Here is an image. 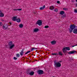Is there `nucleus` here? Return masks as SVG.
Listing matches in <instances>:
<instances>
[{
    "label": "nucleus",
    "instance_id": "obj_1",
    "mask_svg": "<svg viewBox=\"0 0 77 77\" xmlns=\"http://www.w3.org/2000/svg\"><path fill=\"white\" fill-rule=\"evenodd\" d=\"M76 27H77V26H75L74 25H71L70 26V28L69 29V32L70 33L72 32V30H74Z\"/></svg>",
    "mask_w": 77,
    "mask_h": 77
},
{
    "label": "nucleus",
    "instance_id": "obj_2",
    "mask_svg": "<svg viewBox=\"0 0 77 77\" xmlns=\"http://www.w3.org/2000/svg\"><path fill=\"white\" fill-rule=\"evenodd\" d=\"M54 62V66L55 68H59L61 66V64L59 62L57 63L56 61H55Z\"/></svg>",
    "mask_w": 77,
    "mask_h": 77
},
{
    "label": "nucleus",
    "instance_id": "obj_3",
    "mask_svg": "<svg viewBox=\"0 0 77 77\" xmlns=\"http://www.w3.org/2000/svg\"><path fill=\"white\" fill-rule=\"evenodd\" d=\"M8 45L9 46H10L9 48L10 49H12V48H14V45H12V42H10L9 43Z\"/></svg>",
    "mask_w": 77,
    "mask_h": 77
},
{
    "label": "nucleus",
    "instance_id": "obj_4",
    "mask_svg": "<svg viewBox=\"0 0 77 77\" xmlns=\"http://www.w3.org/2000/svg\"><path fill=\"white\" fill-rule=\"evenodd\" d=\"M37 72L39 75H41L42 74H45L43 70H38Z\"/></svg>",
    "mask_w": 77,
    "mask_h": 77
},
{
    "label": "nucleus",
    "instance_id": "obj_5",
    "mask_svg": "<svg viewBox=\"0 0 77 77\" xmlns=\"http://www.w3.org/2000/svg\"><path fill=\"white\" fill-rule=\"evenodd\" d=\"M36 24H38V26H41L42 25V21L41 20H39L37 21Z\"/></svg>",
    "mask_w": 77,
    "mask_h": 77
},
{
    "label": "nucleus",
    "instance_id": "obj_6",
    "mask_svg": "<svg viewBox=\"0 0 77 77\" xmlns=\"http://www.w3.org/2000/svg\"><path fill=\"white\" fill-rule=\"evenodd\" d=\"M8 25L6 24H5L3 26V29L4 30L8 29Z\"/></svg>",
    "mask_w": 77,
    "mask_h": 77
},
{
    "label": "nucleus",
    "instance_id": "obj_7",
    "mask_svg": "<svg viewBox=\"0 0 77 77\" xmlns=\"http://www.w3.org/2000/svg\"><path fill=\"white\" fill-rule=\"evenodd\" d=\"M76 53L77 51L73 50L71 52H69L68 53V54H74V53Z\"/></svg>",
    "mask_w": 77,
    "mask_h": 77
},
{
    "label": "nucleus",
    "instance_id": "obj_8",
    "mask_svg": "<svg viewBox=\"0 0 77 77\" xmlns=\"http://www.w3.org/2000/svg\"><path fill=\"white\" fill-rule=\"evenodd\" d=\"M63 52L64 54L65 55H66V50L65 49V48H64L63 49Z\"/></svg>",
    "mask_w": 77,
    "mask_h": 77
},
{
    "label": "nucleus",
    "instance_id": "obj_9",
    "mask_svg": "<svg viewBox=\"0 0 77 77\" xmlns=\"http://www.w3.org/2000/svg\"><path fill=\"white\" fill-rule=\"evenodd\" d=\"M24 49H22V50L20 52V54L21 55V56L23 55V54L24 53Z\"/></svg>",
    "mask_w": 77,
    "mask_h": 77
},
{
    "label": "nucleus",
    "instance_id": "obj_10",
    "mask_svg": "<svg viewBox=\"0 0 77 77\" xmlns=\"http://www.w3.org/2000/svg\"><path fill=\"white\" fill-rule=\"evenodd\" d=\"M4 17V14L0 11V17Z\"/></svg>",
    "mask_w": 77,
    "mask_h": 77
},
{
    "label": "nucleus",
    "instance_id": "obj_11",
    "mask_svg": "<svg viewBox=\"0 0 77 77\" xmlns=\"http://www.w3.org/2000/svg\"><path fill=\"white\" fill-rule=\"evenodd\" d=\"M17 18V16L14 17L12 19V20L14 21H16Z\"/></svg>",
    "mask_w": 77,
    "mask_h": 77
},
{
    "label": "nucleus",
    "instance_id": "obj_12",
    "mask_svg": "<svg viewBox=\"0 0 77 77\" xmlns=\"http://www.w3.org/2000/svg\"><path fill=\"white\" fill-rule=\"evenodd\" d=\"M34 73L35 72H34L31 71L30 72V73H29V75H33Z\"/></svg>",
    "mask_w": 77,
    "mask_h": 77
},
{
    "label": "nucleus",
    "instance_id": "obj_13",
    "mask_svg": "<svg viewBox=\"0 0 77 77\" xmlns=\"http://www.w3.org/2000/svg\"><path fill=\"white\" fill-rule=\"evenodd\" d=\"M73 32L75 34H77V28L76 29H74L73 30Z\"/></svg>",
    "mask_w": 77,
    "mask_h": 77
},
{
    "label": "nucleus",
    "instance_id": "obj_14",
    "mask_svg": "<svg viewBox=\"0 0 77 77\" xmlns=\"http://www.w3.org/2000/svg\"><path fill=\"white\" fill-rule=\"evenodd\" d=\"M39 31V29L37 28H35L33 31L34 32H37Z\"/></svg>",
    "mask_w": 77,
    "mask_h": 77
},
{
    "label": "nucleus",
    "instance_id": "obj_15",
    "mask_svg": "<svg viewBox=\"0 0 77 77\" xmlns=\"http://www.w3.org/2000/svg\"><path fill=\"white\" fill-rule=\"evenodd\" d=\"M54 7L52 5L51 6L50 8H49V9H50L51 10H53V9H54Z\"/></svg>",
    "mask_w": 77,
    "mask_h": 77
},
{
    "label": "nucleus",
    "instance_id": "obj_16",
    "mask_svg": "<svg viewBox=\"0 0 77 77\" xmlns=\"http://www.w3.org/2000/svg\"><path fill=\"white\" fill-rule=\"evenodd\" d=\"M51 43L52 45H54V44H55L56 43V42L55 41H52L51 42Z\"/></svg>",
    "mask_w": 77,
    "mask_h": 77
},
{
    "label": "nucleus",
    "instance_id": "obj_17",
    "mask_svg": "<svg viewBox=\"0 0 77 77\" xmlns=\"http://www.w3.org/2000/svg\"><path fill=\"white\" fill-rule=\"evenodd\" d=\"M26 72L27 73V74L29 75L30 73V69H28L26 71Z\"/></svg>",
    "mask_w": 77,
    "mask_h": 77
},
{
    "label": "nucleus",
    "instance_id": "obj_18",
    "mask_svg": "<svg viewBox=\"0 0 77 77\" xmlns=\"http://www.w3.org/2000/svg\"><path fill=\"white\" fill-rule=\"evenodd\" d=\"M16 21L17 23H20L21 22V20L20 18H18L17 19Z\"/></svg>",
    "mask_w": 77,
    "mask_h": 77
},
{
    "label": "nucleus",
    "instance_id": "obj_19",
    "mask_svg": "<svg viewBox=\"0 0 77 77\" xmlns=\"http://www.w3.org/2000/svg\"><path fill=\"white\" fill-rule=\"evenodd\" d=\"M60 15H63V14H65V11H62L60 12Z\"/></svg>",
    "mask_w": 77,
    "mask_h": 77
},
{
    "label": "nucleus",
    "instance_id": "obj_20",
    "mask_svg": "<svg viewBox=\"0 0 77 77\" xmlns=\"http://www.w3.org/2000/svg\"><path fill=\"white\" fill-rule=\"evenodd\" d=\"M64 48H65L66 50H70V48L69 47H66Z\"/></svg>",
    "mask_w": 77,
    "mask_h": 77
},
{
    "label": "nucleus",
    "instance_id": "obj_21",
    "mask_svg": "<svg viewBox=\"0 0 77 77\" xmlns=\"http://www.w3.org/2000/svg\"><path fill=\"white\" fill-rule=\"evenodd\" d=\"M45 8V5H44L43 6V7H41L40 8V10H42V9H44V8Z\"/></svg>",
    "mask_w": 77,
    "mask_h": 77
},
{
    "label": "nucleus",
    "instance_id": "obj_22",
    "mask_svg": "<svg viewBox=\"0 0 77 77\" xmlns=\"http://www.w3.org/2000/svg\"><path fill=\"white\" fill-rule=\"evenodd\" d=\"M19 27L20 28H23V25L22 24H20L19 25Z\"/></svg>",
    "mask_w": 77,
    "mask_h": 77
},
{
    "label": "nucleus",
    "instance_id": "obj_23",
    "mask_svg": "<svg viewBox=\"0 0 77 77\" xmlns=\"http://www.w3.org/2000/svg\"><path fill=\"white\" fill-rule=\"evenodd\" d=\"M52 55H58V54L57 53H53L51 54Z\"/></svg>",
    "mask_w": 77,
    "mask_h": 77
},
{
    "label": "nucleus",
    "instance_id": "obj_24",
    "mask_svg": "<svg viewBox=\"0 0 77 77\" xmlns=\"http://www.w3.org/2000/svg\"><path fill=\"white\" fill-rule=\"evenodd\" d=\"M37 49L38 48H33L31 49V51H33V50H37Z\"/></svg>",
    "mask_w": 77,
    "mask_h": 77
},
{
    "label": "nucleus",
    "instance_id": "obj_25",
    "mask_svg": "<svg viewBox=\"0 0 77 77\" xmlns=\"http://www.w3.org/2000/svg\"><path fill=\"white\" fill-rule=\"evenodd\" d=\"M58 54L59 55H60V56H62V55H63V54H62V53L60 52H59Z\"/></svg>",
    "mask_w": 77,
    "mask_h": 77
},
{
    "label": "nucleus",
    "instance_id": "obj_26",
    "mask_svg": "<svg viewBox=\"0 0 77 77\" xmlns=\"http://www.w3.org/2000/svg\"><path fill=\"white\" fill-rule=\"evenodd\" d=\"M63 10H64V11H67L68 10V9L65 8H63Z\"/></svg>",
    "mask_w": 77,
    "mask_h": 77
},
{
    "label": "nucleus",
    "instance_id": "obj_27",
    "mask_svg": "<svg viewBox=\"0 0 77 77\" xmlns=\"http://www.w3.org/2000/svg\"><path fill=\"white\" fill-rule=\"evenodd\" d=\"M16 56L17 57H20V54H17Z\"/></svg>",
    "mask_w": 77,
    "mask_h": 77
},
{
    "label": "nucleus",
    "instance_id": "obj_28",
    "mask_svg": "<svg viewBox=\"0 0 77 77\" xmlns=\"http://www.w3.org/2000/svg\"><path fill=\"white\" fill-rule=\"evenodd\" d=\"M30 51H29L27 52L26 53L25 55V54H27L29 53H30Z\"/></svg>",
    "mask_w": 77,
    "mask_h": 77
},
{
    "label": "nucleus",
    "instance_id": "obj_29",
    "mask_svg": "<svg viewBox=\"0 0 77 77\" xmlns=\"http://www.w3.org/2000/svg\"><path fill=\"white\" fill-rule=\"evenodd\" d=\"M49 26H45V28H49Z\"/></svg>",
    "mask_w": 77,
    "mask_h": 77
},
{
    "label": "nucleus",
    "instance_id": "obj_30",
    "mask_svg": "<svg viewBox=\"0 0 77 77\" xmlns=\"http://www.w3.org/2000/svg\"><path fill=\"white\" fill-rule=\"evenodd\" d=\"M54 11H55V12H57V11H58V9H55L54 10Z\"/></svg>",
    "mask_w": 77,
    "mask_h": 77
},
{
    "label": "nucleus",
    "instance_id": "obj_31",
    "mask_svg": "<svg viewBox=\"0 0 77 77\" xmlns=\"http://www.w3.org/2000/svg\"><path fill=\"white\" fill-rule=\"evenodd\" d=\"M74 12L75 13H77V10L75 9L74 11Z\"/></svg>",
    "mask_w": 77,
    "mask_h": 77
},
{
    "label": "nucleus",
    "instance_id": "obj_32",
    "mask_svg": "<svg viewBox=\"0 0 77 77\" xmlns=\"http://www.w3.org/2000/svg\"><path fill=\"white\" fill-rule=\"evenodd\" d=\"M66 17V15L65 14H64L62 16V17H63V18H65Z\"/></svg>",
    "mask_w": 77,
    "mask_h": 77
},
{
    "label": "nucleus",
    "instance_id": "obj_33",
    "mask_svg": "<svg viewBox=\"0 0 77 77\" xmlns=\"http://www.w3.org/2000/svg\"><path fill=\"white\" fill-rule=\"evenodd\" d=\"M3 25L2 22H0V26H2Z\"/></svg>",
    "mask_w": 77,
    "mask_h": 77
},
{
    "label": "nucleus",
    "instance_id": "obj_34",
    "mask_svg": "<svg viewBox=\"0 0 77 77\" xmlns=\"http://www.w3.org/2000/svg\"><path fill=\"white\" fill-rule=\"evenodd\" d=\"M14 60H17V58L15 57H14Z\"/></svg>",
    "mask_w": 77,
    "mask_h": 77
},
{
    "label": "nucleus",
    "instance_id": "obj_35",
    "mask_svg": "<svg viewBox=\"0 0 77 77\" xmlns=\"http://www.w3.org/2000/svg\"><path fill=\"white\" fill-rule=\"evenodd\" d=\"M57 3H58V4H59V3H60V2H59V1H57Z\"/></svg>",
    "mask_w": 77,
    "mask_h": 77
},
{
    "label": "nucleus",
    "instance_id": "obj_36",
    "mask_svg": "<svg viewBox=\"0 0 77 77\" xmlns=\"http://www.w3.org/2000/svg\"><path fill=\"white\" fill-rule=\"evenodd\" d=\"M22 9H17V11H21Z\"/></svg>",
    "mask_w": 77,
    "mask_h": 77
},
{
    "label": "nucleus",
    "instance_id": "obj_37",
    "mask_svg": "<svg viewBox=\"0 0 77 77\" xmlns=\"http://www.w3.org/2000/svg\"><path fill=\"white\" fill-rule=\"evenodd\" d=\"M73 59H72H72H70V61H71L73 60Z\"/></svg>",
    "mask_w": 77,
    "mask_h": 77
},
{
    "label": "nucleus",
    "instance_id": "obj_38",
    "mask_svg": "<svg viewBox=\"0 0 77 77\" xmlns=\"http://www.w3.org/2000/svg\"><path fill=\"white\" fill-rule=\"evenodd\" d=\"M34 14H36V11L34 12Z\"/></svg>",
    "mask_w": 77,
    "mask_h": 77
},
{
    "label": "nucleus",
    "instance_id": "obj_39",
    "mask_svg": "<svg viewBox=\"0 0 77 77\" xmlns=\"http://www.w3.org/2000/svg\"><path fill=\"white\" fill-rule=\"evenodd\" d=\"M9 24H10V25H12V23L11 22H9Z\"/></svg>",
    "mask_w": 77,
    "mask_h": 77
},
{
    "label": "nucleus",
    "instance_id": "obj_40",
    "mask_svg": "<svg viewBox=\"0 0 77 77\" xmlns=\"http://www.w3.org/2000/svg\"><path fill=\"white\" fill-rule=\"evenodd\" d=\"M13 11H18V10H17V9H14Z\"/></svg>",
    "mask_w": 77,
    "mask_h": 77
},
{
    "label": "nucleus",
    "instance_id": "obj_41",
    "mask_svg": "<svg viewBox=\"0 0 77 77\" xmlns=\"http://www.w3.org/2000/svg\"><path fill=\"white\" fill-rule=\"evenodd\" d=\"M75 45H73V46H72V47H75Z\"/></svg>",
    "mask_w": 77,
    "mask_h": 77
},
{
    "label": "nucleus",
    "instance_id": "obj_42",
    "mask_svg": "<svg viewBox=\"0 0 77 77\" xmlns=\"http://www.w3.org/2000/svg\"><path fill=\"white\" fill-rule=\"evenodd\" d=\"M72 2H74V0H72Z\"/></svg>",
    "mask_w": 77,
    "mask_h": 77
},
{
    "label": "nucleus",
    "instance_id": "obj_43",
    "mask_svg": "<svg viewBox=\"0 0 77 77\" xmlns=\"http://www.w3.org/2000/svg\"><path fill=\"white\" fill-rule=\"evenodd\" d=\"M59 63L62 62V61H59Z\"/></svg>",
    "mask_w": 77,
    "mask_h": 77
},
{
    "label": "nucleus",
    "instance_id": "obj_44",
    "mask_svg": "<svg viewBox=\"0 0 77 77\" xmlns=\"http://www.w3.org/2000/svg\"><path fill=\"white\" fill-rule=\"evenodd\" d=\"M77 46V45H75V46Z\"/></svg>",
    "mask_w": 77,
    "mask_h": 77
},
{
    "label": "nucleus",
    "instance_id": "obj_45",
    "mask_svg": "<svg viewBox=\"0 0 77 77\" xmlns=\"http://www.w3.org/2000/svg\"><path fill=\"white\" fill-rule=\"evenodd\" d=\"M76 2H77V0H76Z\"/></svg>",
    "mask_w": 77,
    "mask_h": 77
},
{
    "label": "nucleus",
    "instance_id": "obj_46",
    "mask_svg": "<svg viewBox=\"0 0 77 77\" xmlns=\"http://www.w3.org/2000/svg\"><path fill=\"white\" fill-rule=\"evenodd\" d=\"M53 77H54V76H53Z\"/></svg>",
    "mask_w": 77,
    "mask_h": 77
}]
</instances>
